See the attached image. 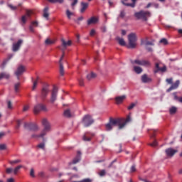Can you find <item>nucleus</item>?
I'll use <instances>...</instances> for the list:
<instances>
[{
	"instance_id": "nucleus-26",
	"label": "nucleus",
	"mask_w": 182,
	"mask_h": 182,
	"mask_svg": "<svg viewBox=\"0 0 182 182\" xmlns=\"http://www.w3.org/2000/svg\"><path fill=\"white\" fill-rule=\"evenodd\" d=\"M61 42H62V46L64 48H66L67 46H70L72 44L71 41H68V42H66L64 39H61Z\"/></svg>"
},
{
	"instance_id": "nucleus-12",
	"label": "nucleus",
	"mask_w": 182,
	"mask_h": 182,
	"mask_svg": "<svg viewBox=\"0 0 182 182\" xmlns=\"http://www.w3.org/2000/svg\"><path fill=\"white\" fill-rule=\"evenodd\" d=\"M178 152V150L173 149L172 148H168L165 150V153L167 157H173L176 153Z\"/></svg>"
},
{
	"instance_id": "nucleus-25",
	"label": "nucleus",
	"mask_w": 182,
	"mask_h": 182,
	"mask_svg": "<svg viewBox=\"0 0 182 182\" xmlns=\"http://www.w3.org/2000/svg\"><path fill=\"white\" fill-rule=\"evenodd\" d=\"M116 40L118 41V43L122 46H126V42L124 40V38L117 37L116 38Z\"/></svg>"
},
{
	"instance_id": "nucleus-23",
	"label": "nucleus",
	"mask_w": 182,
	"mask_h": 182,
	"mask_svg": "<svg viewBox=\"0 0 182 182\" xmlns=\"http://www.w3.org/2000/svg\"><path fill=\"white\" fill-rule=\"evenodd\" d=\"M97 77V74H95L93 72H91L90 74H87L86 76L87 80H92V79H95Z\"/></svg>"
},
{
	"instance_id": "nucleus-16",
	"label": "nucleus",
	"mask_w": 182,
	"mask_h": 182,
	"mask_svg": "<svg viewBox=\"0 0 182 182\" xmlns=\"http://www.w3.org/2000/svg\"><path fill=\"white\" fill-rule=\"evenodd\" d=\"M99 18L97 17H92L90 19L87 20V23L88 26L92 25V24H95L98 23Z\"/></svg>"
},
{
	"instance_id": "nucleus-55",
	"label": "nucleus",
	"mask_w": 182,
	"mask_h": 182,
	"mask_svg": "<svg viewBox=\"0 0 182 182\" xmlns=\"http://www.w3.org/2000/svg\"><path fill=\"white\" fill-rule=\"evenodd\" d=\"M78 82H79V85H80V86H83V85H84V80H83L82 78H80V79L78 80Z\"/></svg>"
},
{
	"instance_id": "nucleus-43",
	"label": "nucleus",
	"mask_w": 182,
	"mask_h": 182,
	"mask_svg": "<svg viewBox=\"0 0 182 182\" xmlns=\"http://www.w3.org/2000/svg\"><path fill=\"white\" fill-rule=\"evenodd\" d=\"M122 123H125V125L127 124V123H128L129 122L131 121V117L130 116H127L125 121L124 119H122Z\"/></svg>"
},
{
	"instance_id": "nucleus-17",
	"label": "nucleus",
	"mask_w": 182,
	"mask_h": 182,
	"mask_svg": "<svg viewBox=\"0 0 182 182\" xmlns=\"http://www.w3.org/2000/svg\"><path fill=\"white\" fill-rule=\"evenodd\" d=\"M81 9H80V13H84L89 7V3L85 2H81L80 3Z\"/></svg>"
},
{
	"instance_id": "nucleus-63",
	"label": "nucleus",
	"mask_w": 182,
	"mask_h": 182,
	"mask_svg": "<svg viewBox=\"0 0 182 182\" xmlns=\"http://www.w3.org/2000/svg\"><path fill=\"white\" fill-rule=\"evenodd\" d=\"M157 144H158L157 141H154L153 143L150 144V146H153V147H155V146H157Z\"/></svg>"
},
{
	"instance_id": "nucleus-20",
	"label": "nucleus",
	"mask_w": 182,
	"mask_h": 182,
	"mask_svg": "<svg viewBox=\"0 0 182 182\" xmlns=\"http://www.w3.org/2000/svg\"><path fill=\"white\" fill-rule=\"evenodd\" d=\"M141 82L144 83H148L152 81V79L149 77L146 74H144L141 76Z\"/></svg>"
},
{
	"instance_id": "nucleus-22",
	"label": "nucleus",
	"mask_w": 182,
	"mask_h": 182,
	"mask_svg": "<svg viewBox=\"0 0 182 182\" xmlns=\"http://www.w3.org/2000/svg\"><path fill=\"white\" fill-rule=\"evenodd\" d=\"M14 57L13 54H10L7 56V58L4 59V60H3V63H1V66H3V68H4L6 66V65L8 63V62Z\"/></svg>"
},
{
	"instance_id": "nucleus-28",
	"label": "nucleus",
	"mask_w": 182,
	"mask_h": 182,
	"mask_svg": "<svg viewBox=\"0 0 182 182\" xmlns=\"http://www.w3.org/2000/svg\"><path fill=\"white\" fill-rule=\"evenodd\" d=\"M63 114L67 118H70L73 117L71 112L70 109H66L64 111Z\"/></svg>"
},
{
	"instance_id": "nucleus-19",
	"label": "nucleus",
	"mask_w": 182,
	"mask_h": 182,
	"mask_svg": "<svg viewBox=\"0 0 182 182\" xmlns=\"http://www.w3.org/2000/svg\"><path fill=\"white\" fill-rule=\"evenodd\" d=\"M80 160H81V152L77 151V155L73 160L72 164H77V163H79Z\"/></svg>"
},
{
	"instance_id": "nucleus-60",
	"label": "nucleus",
	"mask_w": 182,
	"mask_h": 182,
	"mask_svg": "<svg viewBox=\"0 0 182 182\" xmlns=\"http://www.w3.org/2000/svg\"><path fill=\"white\" fill-rule=\"evenodd\" d=\"M166 81L168 84H173V78H168Z\"/></svg>"
},
{
	"instance_id": "nucleus-2",
	"label": "nucleus",
	"mask_w": 182,
	"mask_h": 182,
	"mask_svg": "<svg viewBox=\"0 0 182 182\" xmlns=\"http://www.w3.org/2000/svg\"><path fill=\"white\" fill-rule=\"evenodd\" d=\"M41 124L44 127L43 131L41 132V133L40 134H33V135H31L32 138H40V137L43 138L44 136L46 135L47 132L48 131H50V123L48 122V121L46 119H43L42 121H41Z\"/></svg>"
},
{
	"instance_id": "nucleus-29",
	"label": "nucleus",
	"mask_w": 182,
	"mask_h": 182,
	"mask_svg": "<svg viewBox=\"0 0 182 182\" xmlns=\"http://www.w3.org/2000/svg\"><path fill=\"white\" fill-rule=\"evenodd\" d=\"M20 87H21V83L20 82H17V83L14 84V92H15V93L19 92Z\"/></svg>"
},
{
	"instance_id": "nucleus-31",
	"label": "nucleus",
	"mask_w": 182,
	"mask_h": 182,
	"mask_svg": "<svg viewBox=\"0 0 182 182\" xmlns=\"http://www.w3.org/2000/svg\"><path fill=\"white\" fill-rule=\"evenodd\" d=\"M38 80H39V77H37L36 80L33 82L32 90H34L37 87V85H38Z\"/></svg>"
},
{
	"instance_id": "nucleus-47",
	"label": "nucleus",
	"mask_w": 182,
	"mask_h": 182,
	"mask_svg": "<svg viewBox=\"0 0 182 182\" xmlns=\"http://www.w3.org/2000/svg\"><path fill=\"white\" fill-rule=\"evenodd\" d=\"M37 147L41 149H45V143H40L39 144L37 145Z\"/></svg>"
},
{
	"instance_id": "nucleus-37",
	"label": "nucleus",
	"mask_w": 182,
	"mask_h": 182,
	"mask_svg": "<svg viewBox=\"0 0 182 182\" xmlns=\"http://www.w3.org/2000/svg\"><path fill=\"white\" fill-rule=\"evenodd\" d=\"M23 120V119H18V120L16 121V129H18L20 128Z\"/></svg>"
},
{
	"instance_id": "nucleus-58",
	"label": "nucleus",
	"mask_w": 182,
	"mask_h": 182,
	"mask_svg": "<svg viewBox=\"0 0 182 182\" xmlns=\"http://www.w3.org/2000/svg\"><path fill=\"white\" fill-rule=\"evenodd\" d=\"M13 171V168H7V169H6V173H7V174H10V173H12Z\"/></svg>"
},
{
	"instance_id": "nucleus-27",
	"label": "nucleus",
	"mask_w": 182,
	"mask_h": 182,
	"mask_svg": "<svg viewBox=\"0 0 182 182\" xmlns=\"http://www.w3.org/2000/svg\"><path fill=\"white\" fill-rule=\"evenodd\" d=\"M134 71L137 74H141L143 72V69L139 66H134Z\"/></svg>"
},
{
	"instance_id": "nucleus-53",
	"label": "nucleus",
	"mask_w": 182,
	"mask_h": 182,
	"mask_svg": "<svg viewBox=\"0 0 182 182\" xmlns=\"http://www.w3.org/2000/svg\"><path fill=\"white\" fill-rule=\"evenodd\" d=\"M96 34V31L95 29H91L90 32V36H94Z\"/></svg>"
},
{
	"instance_id": "nucleus-45",
	"label": "nucleus",
	"mask_w": 182,
	"mask_h": 182,
	"mask_svg": "<svg viewBox=\"0 0 182 182\" xmlns=\"http://www.w3.org/2000/svg\"><path fill=\"white\" fill-rule=\"evenodd\" d=\"M21 160L20 159H16L14 161H10L9 163L10 164H17V163H21Z\"/></svg>"
},
{
	"instance_id": "nucleus-52",
	"label": "nucleus",
	"mask_w": 182,
	"mask_h": 182,
	"mask_svg": "<svg viewBox=\"0 0 182 182\" xmlns=\"http://www.w3.org/2000/svg\"><path fill=\"white\" fill-rule=\"evenodd\" d=\"M117 159H115L114 160H113V161L110 163V164L108 166V168H111L112 167L114 163H117Z\"/></svg>"
},
{
	"instance_id": "nucleus-18",
	"label": "nucleus",
	"mask_w": 182,
	"mask_h": 182,
	"mask_svg": "<svg viewBox=\"0 0 182 182\" xmlns=\"http://www.w3.org/2000/svg\"><path fill=\"white\" fill-rule=\"evenodd\" d=\"M127 96L122 95V96H118L115 97V101L117 105L122 104L124 100H126Z\"/></svg>"
},
{
	"instance_id": "nucleus-6",
	"label": "nucleus",
	"mask_w": 182,
	"mask_h": 182,
	"mask_svg": "<svg viewBox=\"0 0 182 182\" xmlns=\"http://www.w3.org/2000/svg\"><path fill=\"white\" fill-rule=\"evenodd\" d=\"M23 127L27 130L33 132H37L39 130V127L38 124L32 122H24Z\"/></svg>"
},
{
	"instance_id": "nucleus-36",
	"label": "nucleus",
	"mask_w": 182,
	"mask_h": 182,
	"mask_svg": "<svg viewBox=\"0 0 182 182\" xmlns=\"http://www.w3.org/2000/svg\"><path fill=\"white\" fill-rule=\"evenodd\" d=\"M32 14H33L32 11L26 9V14L24 16H26V17H27L28 18L31 16Z\"/></svg>"
},
{
	"instance_id": "nucleus-10",
	"label": "nucleus",
	"mask_w": 182,
	"mask_h": 182,
	"mask_svg": "<svg viewBox=\"0 0 182 182\" xmlns=\"http://www.w3.org/2000/svg\"><path fill=\"white\" fill-rule=\"evenodd\" d=\"M58 93V87L56 86H53V90L51 91V95H50V103L53 104L56 101Z\"/></svg>"
},
{
	"instance_id": "nucleus-49",
	"label": "nucleus",
	"mask_w": 182,
	"mask_h": 182,
	"mask_svg": "<svg viewBox=\"0 0 182 182\" xmlns=\"http://www.w3.org/2000/svg\"><path fill=\"white\" fill-rule=\"evenodd\" d=\"M136 105V103H132L128 107L127 109L131 110Z\"/></svg>"
},
{
	"instance_id": "nucleus-59",
	"label": "nucleus",
	"mask_w": 182,
	"mask_h": 182,
	"mask_svg": "<svg viewBox=\"0 0 182 182\" xmlns=\"http://www.w3.org/2000/svg\"><path fill=\"white\" fill-rule=\"evenodd\" d=\"M30 176H31V177H35V172L33 168H31L30 171Z\"/></svg>"
},
{
	"instance_id": "nucleus-54",
	"label": "nucleus",
	"mask_w": 182,
	"mask_h": 182,
	"mask_svg": "<svg viewBox=\"0 0 182 182\" xmlns=\"http://www.w3.org/2000/svg\"><path fill=\"white\" fill-rule=\"evenodd\" d=\"M8 6H9V8L11 9V10H13V11H15V10H16L18 9L17 6H14L11 4H9Z\"/></svg>"
},
{
	"instance_id": "nucleus-46",
	"label": "nucleus",
	"mask_w": 182,
	"mask_h": 182,
	"mask_svg": "<svg viewBox=\"0 0 182 182\" xmlns=\"http://www.w3.org/2000/svg\"><path fill=\"white\" fill-rule=\"evenodd\" d=\"M155 68H156V70H154V73H158V72L160 70V69H161V68H160V66H159V63H156Z\"/></svg>"
},
{
	"instance_id": "nucleus-32",
	"label": "nucleus",
	"mask_w": 182,
	"mask_h": 182,
	"mask_svg": "<svg viewBox=\"0 0 182 182\" xmlns=\"http://www.w3.org/2000/svg\"><path fill=\"white\" fill-rule=\"evenodd\" d=\"M177 107H172L169 109V113L171 114H176L177 112Z\"/></svg>"
},
{
	"instance_id": "nucleus-57",
	"label": "nucleus",
	"mask_w": 182,
	"mask_h": 182,
	"mask_svg": "<svg viewBox=\"0 0 182 182\" xmlns=\"http://www.w3.org/2000/svg\"><path fill=\"white\" fill-rule=\"evenodd\" d=\"M6 149V145L3 144H0V150H5Z\"/></svg>"
},
{
	"instance_id": "nucleus-48",
	"label": "nucleus",
	"mask_w": 182,
	"mask_h": 182,
	"mask_svg": "<svg viewBox=\"0 0 182 182\" xmlns=\"http://www.w3.org/2000/svg\"><path fill=\"white\" fill-rule=\"evenodd\" d=\"M61 50H63V55L59 60V64L62 63V60H63V58L65 56V52H64L65 49H61Z\"/></svg>"
},
{
	"instance_id": "nucleus-62",
	"label": "nucleus",
	"mask_w": 182,
	"mask_h": 182,
	"mask_svg": "<svg viewBox=\"0 0 182 182\" xmlns=\"http://www.w3.org/2000/svg\"><path fill=\"white\" fill-rule=\"evenodd\" d=\"M166 70H167L166 66H164L163 68H160L159 71H161V72H166Z\"/></svg>"
},
{
	"instance_id": "nucleus-33",
	"label": "nucleus",
	"mask_w": 182,
	"mask_h": 182,
	"mask_svg": "<svg viewBox=\"0 0 182 182\" xmlns=\"http://www.w3.org/2000/svg\"><path fill=\"white\" fill-rule=\"evenodd\" d=\"M173 98H174L175 100H178V102L182 103V97H178V95H177V92H173Z\"/></svg>"
},
{
	"instance_id": "nucleus-11",
	"label": "nucleus",
	"mask_w": 182,
	"mask_h": 182,
	"mask_svg": "<svg viewBox=\"0 0 182 182\" xmlns=\"http://www.w3.org/2000/svg\"><path fill=\"white\" fill-rule=\"evenodd\" d=\"M26 68L25 66L20 65L18 66L16 70L15 71L14 74L17 77V79L19 80V76L23 75V73L25 72Z\"/></svg>"
},
{
	"instance_id": "nucleus-38",
	"label": "nucleus",
	"mask_w": 182,
	"mask_h": 182,
	"mask_svg": "<svg viewBox=\"0 0 182 182\" xmlns=\"http://www.w3.org/2000/svg\"><path fill=\"white\" fill-rule=\"evenodd\" d=\"M74 14L73 12H70V10H66V16L68 19L71 18V16H73Z\"/></svg>"
},
{
	"instance_id": "nucleus-50",
	"label": "nucleus",
	"mask_w": 182,
	"mask_h": 182,
	"mask_svg": "<svg viewBox=\"0 0 182 182\" xmlns=\"http://www.w3.org/2000/svg\"><path fill=\"white\" fill-rule=\"evenodd\" d=\"M31 25L33 26V27H38V21H32Z\"/></svg>"
},
{
	"instance_id": "nucleus-30",
	"label": "nucleus",
	"mask_w": 182,
	"mask_h": 182,
	"mask_svg": "<svg viewBox=\"0 0 182 182\" xmlns=\"http://www.w3.org/2000/svg\"><path fill=\"white\" fill-rule=\"evenodd\" d=\"M27 20H28V18L26 17V16H25V15L22 16L21 18V25L22 26L25 25L27 22Z\"/></svg>"
},
{
	"instance_id": "nucleus-15",
	"label": "nucleus",
	"mask_w": 182,
	"mask_h": 182,
	"mask_svg": "<svg viewBox=\"0 0 182 182\" xmlns=\"http://www.w3.org/2000/svg\"><path fill=\"white\" fill-rule=\"evenodd\" d=\"M22 43H23V41L18 40L16 43L13 44V51L14 52L18 51Z\"/></svg>"
},
{
	"instance_id": "nucleus-41",
	"label": "nucleus",
	"mask_w": 182,
	"mask_h": 182,
	"mask_svg": "<svg viewBox=\"0 0 182 182\" xmlns=\"http://www.w3.org/2000/svg\"><path fill=\"white\" fill-rule=\"evenodd\" d=\"M160 43H163L164 45H168V41L166 38H162L159 41Z\"/></svg>"
},
{
	"instance_id": "nucleus-21",
	"label": "nucleus",
	"mask_w": 182,
	"mask_h": 182,
	"mask_svg": "<svg viewBox=\"0 0 182 182\" xmlns=\"http://www.w3.org/2000/svg\"><path fill=\"white\" fill-rule=\"evenodd\" d=\"M128 0H121V2L123 5L126 6H130V7H135L136 6V2L137 0H132V4H126L124 1H127Z\"/></svg>"
},
{
	"instance_id": "nucleus-5",
	"label": "nucleus",
	"mask_w": 182,
	"mask_h": 182,
	"mask_svg": "<svg viewBox=\"0 0 182 182\" xmlns=\"http://www.w3.org/2000/svg\"><path fill=\"white\" fill-rule=\"evenodd\" d=\"M95 120L90 114H85L82 119V123L85 127H89L94 124Z\"/></svg>"
},
{
	"instance_id": "nucleus-39",
	"label": "nucleus",
	"mask_w": 182,
	"mask_h": 182,
	"mask_svg": "<svg viewBox=\"0 0 182 182\" xmlns=\"http://www.w3.org/2000/svg\"><path fill=\"white\" fill-rule=\"evenodd\" d=\"M54 43H55L54 41H52V40L48 39V38L45 41V44H46V45H52V44H53Z\"/></svg>"
},
{
	"instance_id": "nucleus-1",
	"label": "nucleus",
	"mask_w": 182,
	"mask_h": 182,
	"mask_svg": "<svg viewBox=\"0 0 182 182\" xmlns=\"http://www.w3.org/2000/svg\"><path fill=\"white\" fill-rule=\"evenodd\" d=\"M118 126L119 129H122L126 126V123H122V119H114L109 118V122L106 124V130L110 131L113 129V127Z\"/></svg>"
},
{
	"instance_id": "nucleus-7",
	"label": "nucleus",
	"mask_w": 182,
	"mask_h": 182,
	"mask_svg": "<svg viewBox=\"0 0 182 182\" xmlns=\"http://www.w3.org/2000/svg\"><path fill=\"white\" fill-rule=\"evenodd\" d=\"M141 45L144 46L146 50L148 52H153V48L149 47V46H154V43L153 41H149L148 38H146V41H144V39H141Z\"/></svg>"
},
{
	"instance_id": "nucleus-9",
	"label": "nucleus",
	"mask_w": 182,
	"mask_h": 182,
	"mask_svg": "<svg viewBox=\"0 0 182 182\" xmlns=\"http://www.w3.org/2000/svg\"><path fill=\"white\" fill-rule=\"evenodd\" d=\"M41 111H45V112L48 111V109L45 105L38 104L34 107L33 113L35 114H38V113H40Z\"/></svg>"
},
{
	"instance_id": "nucleus-14",
	"label": "nucleus",
	"mask_w": 182,
	"mask_h": 182,
	"mask_svg": "<svg viewBox=\"0 0 182 182\" xmlns=\"http://www.w3.org/2000/svg\"><path fill=\"white\" fill-rule=\"evenodd\" d=\"M181 81L177 80L171 86L166 90L167 92H170L173 90L177 89L180 85Z\"/></svg>"
},
{
	"instance_id": "nucleus-3",
	"label": "nucleus",
	"mask_w": 182,
	"mask_h": 182,
	"mask_svg": "<svg viewBox=\"0 0 182 182\" xmlns=\"http://www.w3.org/2000/svg\"><path fill=\"white\" fill-rule=\"evenodd\" d=\"M128 48H135L136 47L137 36L136 33H132L128 35Z\"/></svg>"
},
{
	"instance_id": "nucleus-24",
	"label": "nucleus",
	"mask_w": 182,
	"mask_h": 182,
	"mask_svg": "<svg viewBox=\"0 0 182 182\" xmlns=\"http://www.w3.org/2000/svg\"><path fill=\"white\" fill-rule=\"evenodd\" d=\"M49 8L46 7L43 9V17H44L46 19L48 20L49 18V13H48Z\"/></svg>"
},
{
	"instance_id": "nucleus-35",
	"label": "nucleus",
	"mask_w": 182,
	"mask_h": 182,
	"mask_svg": "<svg viewBox=\"0 0 182 182\" xmlns=\"http://www.w3.org/2000/svg\"><path fill=\"white\" fill-rule=\"evenodd\" d=\"M89 133H85L84 136H82L83 141H89L91 140V137L88 136Z\"/></svg>"
},
{
	"instance_id": "nucleus-44",
	"label": "nucleus",
	"mask_w": 182,
	"mask_h": 182,
	"mask_svg": "<svg viewBox=\"0 0 182 182\" xmlns=\"http://www.w3.org/2000/svg\"><path fill=\"white\" fill-rule=\"evenodd\" d=\"M99 176L100 177H104V176H105L106 174V171L105 170H101L100 172H99Z\"/></svg>"
},
{
	"instance_id": "nucleus-64",
	"label": "nucleus",
	"mask_w": 182,
	"mask_h": 182,
	"mask_svg": "<svg viewBox=\"0 0 182 182\" xmlns=\"http://www.w3.org/2000/svg\"><path fill=\"white\" fill-rule=\"evenodd\" d=\"M38 177H45V173L41 171L38 173Z\"/></svg>"
},
{
	"instance_id": "nucleus-34",
	"label": "nucleus",
	"mask_w": 182,
	"mask_h": 182,
	"mask_svg": "<svg viewBox=\"0 0 182 182\" xmlns=\"http://www.w3.org/2000/svg\"><path fill=\"white\" fill-rule=\"evenodd\" d=\"M59 65H60V69H59L60 74L61 76H63L65 73L63 65V63H60Z\"/></svg>"
},
{
	"instance_id": "nucleus-61",
	"label": "nucleus",
	"mask_w": 182,
	"mask_h": 182,
	"mask_svg": "<svg viewBox=\"0 0 182 182\" xmlns=\"http://www.w3.org/2000/svg\"><path fill=\"white\" fill-rule=\"evenodd\" d=\"M82 182H92V180L90 178H85L81 181Z\"/></svg>"
},
{
	"instance_id": "nucleus-13",
	"label": "nucleus",
	"mask_w": 182,
	"mask_h": 182,
	"mask_svg": "<svg viewBox=\"0 0 182 182\" xmlns=\"http://www.w3.org/2000/svg\"><path fill=\"white\" fill-rule=\"evenodd\" d=\"M50 90L48 85L43 86L41 90V97L46 98L49 93Z\"/></svg>"
},
{
	"instance_id": "nucleus-42",
	"label": "nucleus",
	"mask_w": 182,
	"mask_h": 182,
	"mask_svg": "<svg viewBox=\"0 0 182 182\" xmlns=\"http://www.w3.org/2000/svg\"><path fill=\"white\" fill-rule=\"evenodd\" d=\"M50 3H59L63 4L64 2V0H48Z\"/></svg>"
},
{
	"instance_id": "nucleus-4",
	"label": "nucleus",
	"mask_w": 182,
	"mask_h": 182,
	"mask_svg": "<svg viewBox=\"0 0 182 182\" xmlns=\"http://www.w3.org/2000/svg\"><path fill=\"white\" fill-rule=\"evenodd\" d=\"M134 16L137 19H142L144 21H147L148 18L151 16V14L149 11H140L139 12L135 13Z\"/></svg>"
},
{
	"instance_id": "nucleus-51",
	"label": "nucleus",
	"mask_w": 182,
	"mask_h": 182,
	"mask_svg": "<svg viewBox=\"0 0 182 182\" xmlns=\"http://www.w3.org/2000/svg\"><path fill=\"white\" fill-rule=\"evenodd\" d=\"M7 108L10 109L13 108L12 102L11 101L7 102Z\"/></svg>"
},
{
	"instance_id": "nucleus-8",
	"label": "nucleus",
	"mask_w": 182,
	"mask_h": 182,
	"mask_svg": "<svg viewBox=\"0 0 182 182\" xmlns=\"http://www.w3.org/2000/svg\"><path fill=\"white\" fill-rule=\"evenodd\" d=\"M132 64H136V65H139L141 66H146V67H149L151 65V63L149 60H139L136 59L135 60H132L131 61Z\"/></svg>"
},
{
	"instance_id": "nucleus-40",
	"label": "nucleus",
	"mask_w": 182,
	"mask_h": 182,
	"mask_svg": "<svg viewBox=\"0 0 182 182\" xmlns=\"http://www.w3.org/2000/svg\"><path fill=\"white\" fill-rule=\"evenodd\" d=\"M22 166L21 165H19L18 166H16L15 168H14V174H17V173H18L19 170H21V168H22Z\"/></svg>"
},
{
	"instance_id": "nucleus-56",
	"label": "nucleus",
	"mask_w": 182,
	"mask_h": 182,
	"mask_svg": "<svg viewBox=\"0 0 182 182\" xmlns=\"http://www.w3.org/2000/svg\"><path fill=\"white\" fill-rule=\"evenodd\" d=\"M126 16V13L124 11H122L119 14L120 18H124Z\"/></svg>"
}]
</instances>
